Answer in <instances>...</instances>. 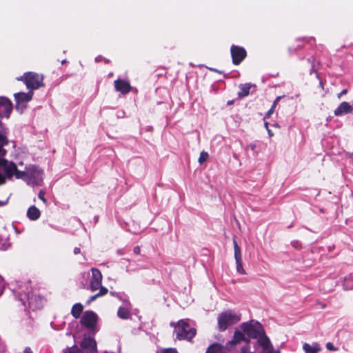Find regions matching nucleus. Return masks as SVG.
I'll list each match as a JSON object with an SVG mask.
<instances>
[{"label":"nucleus","mask_w":353,"mask_h":353,"mask_svg":"<svg viewBox=\"0 0 353 353\" xmlns=\"http://www.w3.org/2000/svg\"><path fill=\"white\" fill-rule=\"evenodd\" d=\"M233 245L236 271L241 274H246V272L243 267L241 250L234 238L233 239Z\"/></svg>","instance_id":"obj_8"},{"label":"nucleus","mask_w":353,"mask_h":353,"mask_svg":"<svg viewBox=\"0 0 353 353\" xmlns=\"http://www.w3.org/2000/svg\"><path fill=\"white\" fill-rule=\"evenodd\" d=\"M347 93V90H342L338 95V97L340 98L342 95L345 94Z\"/></svg>","instance_id":"obj_34"},{"label":"nucleus","mask_w":353,"mask_h":353,"mask_svg":"<svg viewBox=\"0 0 353 353\" xmlns=\"http://www.w3.org/2000/svg\"><path fill=\"white\" fill-rule=\"evenodd\" d=\"M265 127L266 128L267 130L268 129V123H265Z\"/></svg>","instance_id":"obj_39"},{"label":"nucleus","mask_w":353,"mask_h":353,"mask_svg":"<svg viewBox=\"0 0 353 353\" xmlns=\"http://www.w3.org/2000/svg\"><path fill=\"white\" fill-rule=\"evenodd\" d=\"M257 343L262 347L261 353H274L273 346L265 333L257 339Z\"/></svg>","instance_id":"obj_13"},{"label":"nucleus","mask_w":353,"mask_h":353,"mask_svg":"<svg viewBox=\"0 0 353 353\" xmlns=\"http://www.w3.org/2000/svg\"><path fill=\"white\" fill-rule=\"evenodd\" d=\"M235 330L242 332L245 337L250 341V339H258L265 333L262 325L259 322L254 320L243 323L240 325L239 328L236 329Z\"/></svg>","instance_id":"obj_3"},{"label":"nucleus","mask_w":353,"mask_h":353,"mask_svg":"<svg viewBox=\"0 0 353 353\" xmlns=\"http://www.w3.org/2000/svg\"><path fill=\"white\" fill-rule=\"evenodd\" d=\"M3 290V281L1 276H0V295L2 294Z\"/></svg>","instance_id":"obj_30"},{"label":"nucleus","mask_w":353,"mask_h":353,"mask_svg":"<svg viewBox=\"0 0 353 353\" xmlns=\"http://www.w3.org/2000/svg\"><path fill=\"white\" fill-rule=\"evenodd\" d=\"M274 353H280V351L277 350V351L274 352Z\"/></svg>","instance_id":"obj_41"},{"label":"nucleus","mask_w":353,"mask_h":353,"mask_svg":"<svg viewBox=\"0 0 353 353\" xmlns=\"http://www.w3.org/2000/svg\"><path fill=\"white\" fill-rule=\"evenodd\" d=\"M267 130H268V134H269V136H270V137H272V136H273V133L271 132V130H269V129H268Z\"/></svg>","instance_id":"obj_38"},{"label":"nucleus","mask_w":353,"mask_h":353,"mask_svg":"<svg viewBox=\"0 0 353 353\" xmlns=\"http://www.w3.org/2000/svg\"><path fill=\"white\" fill-rule=\"evenodd\" d=\"M80 253V248H75L74 249V254H79Z\"/></svg>","instance_id":"obj_35"},{"label":"nucleus","mask_w":353,"mask_h":353,"mask_svg":"<svg viewBox=\"0 0 353 353\" xmlns=\"http://www.w3.org/2000/svg\"><path fill=\"white\" fill-rule=\"evenodd\" d=\"M157 353H177V352L175 349L168 348V349L163 350L161 352H159Z\"/></svg>","instance_id":"obj_27"},{"label":"nucleus","mask_w":353,"mask_h":353,"mask_svg":"<svg viewBox=\"0 0 353 353\" xmlns=\"http://www.w3.org/2000/svg\"><path fill=\"white\" fill-rule=\"evenodd\" d=\"M353 106L348 102H342L339 107L334 110V115L339 117L343 114L352 112Z\"/></svg>","instance_id":"obj_16"},{"label":"nucleus","mask_w":353,"mask_h":353,"mask_svg":"<svg viewBox=\"0 0 353 353\" xmlns=\"http://www.w3.org/2000/svg\"><path fill=\"white\" fill-rule=\"evenodd\" d=\"M40 214L41 213L39 210L34 205L30 207L27 212L28 217L33 221L38 219L40 216Z\"/></svg>","instance_id":"obj_18"},{"label":"nucleus","mask_w":353,"mask_h":353,"mask_svg":"<svg viewBox=\"0 0 353 353\" xmlns=\"http://www.w3.org/2000/svg\"><path fill=\"white\" fill-rule=\"evenodd\" d=\"M241 314L232 310L221 313L218 317V326L220 331L225 330L229 326L240 321Z\"/></svg>","instance_id":"obj_5"},{"label":"nucleus","mask_w":353,"mask_h":353,"mask_svg":"<svg viewBox=\"0 0 353 353\" xmlns=\"http://www.w3.org/2000/svg\"><path fill=\"white\" fill-rule=\"evenodd\" d=\"M303 349L305 353H318L321 350V347L316 343L310 345L309 343H304Z\"/></svg>","instance_id":"obj_19"},{"label":"nucleus","mask_w":353,"mask_h":353,"mask_svg":"<svg viewBox=\"0 0 353 353\" xmlns=\"http://www.w3.org/2000/svg\"><path fill=\"white\" fill-rule=\"evenodd\" d=\"M243 339L244 336L239 330H235L232 339L228 341L225 345L218 343L212 344L208 348L206 353H228L234 351L237 348L240 341Z\"/></svg>","instance_id":"obj_2"},{"label":"nucleus","mask_w":353,"mask_h":353,"mask_svg":"<svg viewBox=\"0 0 353 353\" xmlns=\"http://www.w3.org/2000/svg\"><path fill=\"white\" fill-rule=\"evenodd\" d=\"M65 353H82L77 347H71L66 350Z\"/></svg>","instance_id":"obj_26"},{"label":"nucleus","mask_w":353,"mask_h":353,"mask_svg":"<svg viewBox=\"0 0 353 353\" xmlns=\"http://www.w3.org/2000/svg\"><path fill=\"white\" fill-rule=\"evenodd\" d=\"M252 87V85L250 83L241 84L239 85L240 92H239V96L240 97H244L249 94L250 90Z\"/></svg>","instance_id":"obj_20"},{"label":"nucleus","mask_w":353,"mask_h":353,"mask_svg":"<svg viewBox=\"0 0 353 353\" xmlns=\"http://www.w3.org/2000/svg\"><path fill=\"white\" fill-rule=\"evenodd\" d=\"M99 289L100 290L99 292L98 293V295H99V296L105 295L108 292V289L105 288V287H103L101 285Z\"/></svg>","instance_id":"obj_25"},{"label":"nucleus","mask_w":353,"mask_h":353,"mask_svg":"<svg viewBox=\"0 0 353 353\" xmlns=\"http://www.w3.org/2000/svg\"><path fill=\"white\" fill-rule=\"evenodd\" d=\"M139 252H140V248L139 247H136L134 248V252L138 254V253H139Z\"/></svg>","instance_id":"obj_36"},{"label":"nucleus","mask_w":353,"mask_h":353,"mask_svg":"<svg viewBox=\"0 0 353 353\" xmlns=\"http://www.w3.org/2000/svg\"><path fill=\"white\" fill-rule=\"evenodd\" d=\"M32 95L33 92L30 90L28 93L18 92L14 94V98L17 105H19L20 103L30 101L32 98Z\"/></svg>","instance_id":"obj_17"},{"label":"nucleus","mask_w":353,"mask_h":353,"mask_svg":"<svg viewBox=\"0 0 353 353\" xmlns=\"http://www.w3.org/2000/svg\"><path fill=\"white\" fill-rule=\"evenodd\" d=\"M0 134H3L6 137V139H7L6 132L4 130H3L1 132H0Z\"/></svg>","instance_id":"obj_37"},{"label":"nucleus","mask_w":353,"mask_h":353,"mask_svg":"<svg viewBox=\"0 0 353 353\" xmlns=\"http://www.w3.org/2000/svg\"><path fill=\"white\" fill-rule=\"evenodd\" d=\"M281 98V97H277L275 99V100H274V101L273 102V104H272V105L271 108L268 110V112H267V114H266V116H265L266 117H270L271 116V114L274 112V109H275V108H276V106L277 103H279V101H280Z\"/></svg>","instance_id":"obj_23"},{"label":"nucleus","mask_w":353,"mask_h":353,"mask_svg":"<svg viewBox=\"0 0 353 353\" xmlns=\"http://www.w3.org/2000/svg\"><path fill=\"white\" fill-rule=\"evenodd\" d=\"M209 157V155L208 154V152H205V151H202L201 153H200V156H199V163L200 164H202L203 163H204L205 161H207V159H208Z\"/></svg>","instance_id":"obj_24"},{"label":"nucleus","mask_w":353,"mask_h":353,"mask_svg":"<svg viewBox=\"0 0 353 353\" xmlns=\"http://www.w3.org/2000/svg\"><path fill=\"white\" fill-rule=\"evenodd\" d=\"M114 88L117 92L122 94H127L131 90V86L128 81L117 79L114 81Z\"/></svg>","instance_id":"obj_15"},{"label":"nucleus","mask_w":353,"mask_h":353,"mask_svg":"<svg viewBox=\"0 0 353 353\" xmlns=\"http://www.w3.org/2000/svg\"><path fill=\"white\" fill-rule=\"evenodd\" d=\"M99 295H98V294L94 295V296H92L90 298V300L88 301V303H91L92 301H94L97 297H99Z\"/></svg>","instance_id":"obj_31"},{"label":"nucleus","mask_w":353,"mask_h":353,"mask_svg":"<svg viewBox=\"0 0 353 353\" xmlns=\"http://www.w3.org/2000/svg\"><path fill=\"white\" fill-rule=\"evenodd\" d=\"M83 305L81 303L74 304L71 310L72 316L76 319L79 318L81 313L83 311Z\"/></svg>","instance_id":"obj_21"},{"label":"nucleus","mask_w":353,"mask_h":353,"mask_svg":"<svg viewBox=\"0 0 353 353\" xmlns=\"http://www.w3.org/2000/svg\"><path fill=\"white\" fill-rule=\"evenodd\" d=\"M83 350V353H96L97 343L91 337L85 338L81 345Z\"/></svg>","instance_id":"obj_14"},{"label":"nucleus","mask_w":353,"mask_h":353,"mask_svg":"<svg viewBox=\"0 0 353 353\" xmlns=\"http://www.w3.org/2000/svg\"><path fill=\"white\" fill-rule=\"evenodd\" d=\"M326 348L328 350H330V351H336L337 350L336 347H334V345H333V343L329 342L326 344Z\"/></svg>","instance_id":"obj_28"},{"label":"nucleus","mask_w":353,"mask_h":353,"mask_svg":"<svg viewBox=\"0 0 353 353\" xmlns=\"http://www.w3.org/2000/svg\"><path fill=\"white\" fill-rule=\"evenodd\" d=\"M171 325L174 327L176 337L179 340H190L196 334V330L191 327L184 320L179 321L176 325L174 323H171Z\"/></svg>","instance_id":"obj_4"},{"label":"nucleus","mask_w":353,"mask_h":353,"mask_svg":"<svg viewBox=\"0 0 353 353\" xmlns=\"http://www.w3.org/2000/svg\"><path fill=\"white\" fill-rule=\"evenodd\" d=\"M8 143V139H6L3 134H0V185L5 183V177L2 172L3 157L6 154V150L3 147Z\"/></svg>","instance_id":"obj_10"},{"label":"nucleus","mask_w":353,"mask_h":353,"mask_svg":"<svg viewBox=\"0 0 353 353\" xmlns=\"http://www.w3.org/2000/svg\"><path fill=\"white\" fill-rule=\"evenodd\" d=\"M256 148L255 144H250L247 146V149H250L251 150L254 151Z\"/></svg>","instance_id":"obj_32"},{"label":"nucleus","mask_w":353,"mask_h":353,"mask_svg":"<svg viewBox=\"0 0 353 353\" xmlns=\"http://www.w3.org/2000/svg\"><path fill=\"white\" fill-rule=\"evenodd\" d=\"M118 316L123 319H127L130 316V312L128 308L121 307L118 310Z\"/></svg>","instance_id":"obj_22"},{"label":"nucleus","mask_w":353,"mask_h":353,"mask_svg":"<svg viewBox=\"0 0 353 353\" xmlns=\"http://www.w3.org/2000/svg\"><path fill=\"white\" fill-rule=\"evenodd\" d=\"M2 172L5 181L7 179H11L12 176L17 179L23 180L28 185L32 186L41 185L43 181V172L35 165H29L26 167L24 171H19L14 163L8 162L3 159Z\"/></svg>","instance_id":"obj_1"},{"label":"nucleus","mask_w":353,"mask_h":353,"mask_svg":"<svg viewBox=\"0 0 353 353\" xmlns=\"http://www.w3.org/2000/svg\"><path fill=\"white\" fill-rule=\"evenodd\" d=\"M101 281L102 274L101 272L96 268H92V279L90 283L91 290H97L99 288V287H101Z\"/></svg>","instance_id":"obj_11"},{"label":"nucleus","mask_w":353,"mask_h":353,"mask_svg":"<svg viewBox=\"0 0 353 353\" xmlns=\"http://www.w3.org/2000/svg\"><path fill=\"white\" fill-rule=\"evenodd\" d=\"M12 109L11 102L6 97H0V117L8 118Z\"/></svg>","instance_id":"obj_12"},{"label":"nucleus","mask_w":353,"mask_h":353,"mask_svg":"<svg viewBox=\"0 0 353 353\" xmlns=\"http://www.w3.org/2000/svg\"><path fill=\"white\" fill-rule=\"evenodd\" d=\"M44 194H45V192L43 190H41L39 192L38 196L43 203H46V199L44 197Z\"/></svg>","instance_id":"obj_29"},{"label":"nucleus","mask_w":353,"mask_h":353,"mask_svg":"<svg viewBox=\"0 0 353 353\" xmlns=\"http://www.w3.org/2000/svg\"><path fill=\"white\" fill-rule=\"evenodd\" d=\"M19 81H23L26 87L29 90H37L43 85V77L41 74L28 72L24 74L23 76L17 78Z\"/></svg>","instance_id":"obj_6"},{"label":"nucleus","mask_w":353,"mask_h":353,"mask_svg":"<svg viewBox=\"0 0 353 353\" xmlns=\"http://www.w3.org/2000/svg\"><path fill=\"white\" fill-rule=\"evenodd\" d=\"M97 322V315L92 311H85L81 319V323L89 330H94Z\"/></svg>","instance_id":"obj_7"},{"label":"nucleus","mask_w":353,"mask_h":353,"mask_svg":"<svg viewBox=\"0 0 353 353\" xmlns=\"http://www.w3.org/2000/svg\"><path fill=\"white\" fill-rule=\"evenodd\" d=\"M23 353H33L30 347H26Z\"/></svg>","instance_id":"obj_33"},{"label":"nucleus","mask_w":353,"mask_h":353,"mask_svg":"<svg viewBox=\"0 0 353 353\" xmlns=\"http://www.w3.org/2000/svg\"><path fill=\"white\" fill-rule=\"evenodd\" d=\"M231 55L232 58V62L235 65L239 64L245 57V50L239 46H232L231 47Z\"/></svg>","instance_id":"obj_9"},{"label":"nucleus","mask_w":353,"mask_h":353,"mask_svg":"<svg viewBox=\"0 0 353 353\" xmlns=\"http://www.w3.org/2000/svg\"><path fill=\"white\" fill-rule=\"evenodd\" d=\"M66 63V60H65V59H64V60H63V61H61V63H62V64H63V63Z\"/></svg>","instance_id":"obj_40"}]
</instances>
